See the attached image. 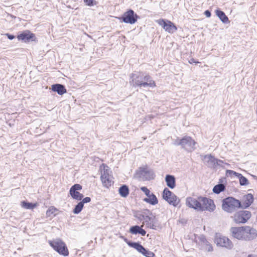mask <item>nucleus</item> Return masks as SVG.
Wrapping results in <instances>:
<instances>
[{
    "label": "nucleus",
    "instance_id": "nucleus-45",
    "mask_svg": "<svg viewBox=\"0 0 257 257\" xmlns=\"http://www.w3.org/2000/svg\"><path fill=\"white\" fill-rule=\"evenodd\" d=\"M5 35H6L8 38L11 40H13L15 38V36L14 35L10 34L9 33L6 34Z\"/></svg>",
    "mask_w": 257,
    "mask_h": 257
},
{
    "label": "nucleus",
    "instance_id": "nucleus-30",
    "mask_svg": "<svg viewBox=\"0 0 257 257\" xmlns=\"http://www.w3.org/2000/svg\"><path fill=\"white\" fill-rule=\"evenodd\" d=\"M103 186L108 188L113 183V181L110 178H100Z\"/></svg>",
    "mask_w": 257,
    "mask_h": 257
},
{
    "label": "nucleus",
    "instance_id": "nucleus-24",
    "mask_svg": "<svg viewBox=\"0 0 257 257\" xmlns=\"http://www.w3.org/2000/svg\"><path fill=\"white\" fill-rule=\"evenodd\" d=\"M143 200L152 205H155L158 203V200L153 193H151L147 198H145Z\"/></svg>",
    "mask_w": 257,
    "mask_h": 257
},
{
    "label": "nucleus",
    "instance_id": "nucleus-7",
    "mask_svg": "<svg viewBox=\"0 0 257 257\" xmlns=\"http://www.w3.org/2000/svg\"><path fill=\"white\" fill-rule=\"evenodd\" d=\"M139 16L131 9L125 12L123 15L118 19L126 24H134L138 20Z\"/></svg>",
    "mask_w": 257,
    "mask_h": 257
},
{
    "label": "nucleus",
    "instance_id": "nucleus-12",
    "mask_svg": "<svg viewBox=\"0 0 257 257\" xmlns=\"http://www.w3.org/2000/svg\"><path fill=\"white\" fill-rule=\"evenodd\" d=\"M195 142L190 137L185 136L182 139L181 147L188 152H192L195 149Z\"/></svg>",
    "mask_w": 257,
    "mask_h": 257
},
{
    "label": "nucleus",
    "instance_id": "nucleus-20",
    "mask_svg": "<svg viewBox=\"0 0 257 257\" xmlns=\"http://www.w3.org/2000/svg\"><path fill=\"white\" fill-rule=\"evenodd\" d=\"M129 232L132 234H140L142 236H145L146 234V231L143 228V226L137 225L131 226Z\"/></svg>",
    "mask_w": 257,
    "mask_h": 257
},
{
    "label": "nucleus",
    "instance_id": "nucleus-10",
    "mask_svg": "<svg viewBox=\"0 0 257 257\" xmlns=\"http://www.w3.org/2000/svg\"><path fill=\"white\" fill-rule=\"evenodd\" d=\"M215 242L217 246L225 247L228 249H230L233 247V244L232 241L228 237L224 236H216Z\"/></svg>",
    "mask_w": 257,
    "mask_h": 257
},
{
    "label": "nucleus",
    "instance_id": "nucleus-23",
    "mask_svg": "<svg viewBox=\"0 0 257 257\" xmlns=\"http://www.w3.org/2000/svg\"><path fill=\"white\" fill-rule=\"evenodd\" d=\"M119 195L123 198H126L130 193L128 186L125 184L122 185L118 190Z\"/></svg>",
    "mask_w": 257,
    "mask_h": 257
},
{
    "label": "nucleus",
    "instance_id": "nucleus-52",
    "mask_svg": "<svg viewBox=\"0 0 257 257\" xmlns=\"http://www.w3.org/2000/svg\"><path fill=\"white\" fill-rule=\"evenodd\" d=\"M251 177H256V176L254 175H251Z\"/></svg>",
    "mask_w": 257,
    "mask_h": 257
},
{
    "label": "nucleus",
    "instance_id": "nucleus-36",
    "mask_svg": "<svg viewBox=\"0 0 257 257\" xmlns=\"http://www.w3.org/2000/svg\"><path fill=\"white\" fill-rule=\"evenodd\" d=\"M123 240L124 241H125V242L130 246V247H133L134 248H135L137 246V245H138V244L139 243V242H133V241H130L128 240L127 238H123Z\"/></svg>",
    "mask_w": 257,
    "mask_h": 257
},
{
    "label": "nucleus",
    "instance_id": "nucleus-44",
    "mask_svg": "<svg viewBox=\"0 0 257 257\" xmlns=\"http://www.w3.org/2000/svg\"><path fill=\"white\" fill-rule=\"evenodd\" d=\"M205 245L207 246L206 250L208 251H212L213 250V247L209 242H208V243H206Z\"/></svg>",
    "mask_w": 257,
    "mask_h": 257
},
{
    "label": "nucleus",
    "instance_id": "nucleus-46",
    "mask_svg": "<svg viewBox=\"0 0 257 257\" xmlns=\"http://www.w3.org/2000/svg\"><path fill=\"white\" fill-rule=\"evenodd\" d=\"M204 15L206 16V17L209 18L211 17V14L209 10H206L204 12Z\"/></svg>",
    "mask_w": 257,
    "mask_h": 257
},
{
    "label": "nucleus",
    "instance_id": "nucleus-43",
    "mask_svg": "<svg viewBox=\"0 0 257 257\" xmlns=\"http://www.w3.org/2000/svg\"><path fill=\"white\" fill-rule=\"evenodd\" d=\"M173 144L175 146H182V139H179L177 138L175 140H174Z\"/></svg>",
    "mask_w": 257,
    "mask_h": 257
},
{
    "label": "nucleus",
    "instance_id": "nucleus-35",
    "mask_svg": "<svg viewBox=\"0 0 257 257\" xmlns=\"http://www.w3.org/2000/svg\"><path fill=\"white\" fill-rule=\"evenodd\" d=\"M123 240L124 241H125V242L130 246V247H133L134 248H135L137 246V245H138V244L139 243V242H133V241H130L128 240L127 238H123Z\"/></svg>",
    "mask_w": 257,
    "mask_h": 257
},
{
    "label": "nucleus",
    "instance_id": "nucleus-1",
    "mask_svg": "<svg viewBox=\"0 0 257 257\" xmlns=\"http://www.w3.org/2000/svg\"><path fill=\"white\" fill-rule=\"evenodd\" d=\"M130 83L133 86L155 87L156 83L151 77L147 74L141 72L132 73L130 76Z\"/></svg>",
    "mask_w": 257,
    "mask_h": 257
},
{
    "label": "nucleus",
    "instance_id": "nucleus-8",
    "mask_svg": "<svg viewBox=\"0 0 257 257\" xmlns=\"http://www.w3.org/2000/svg\"><path fill=\"white\" fill-rule=\"evenodd\" d=\"M257 237V230L250 226H244L243 240L250 241Z\"/></svg>",
    "mask_w": 257,
    "mask_h": 257
},
{
    "label": "nucleus",
    "instance_id": "nucleus-9",
    "mask_svg": "<svg viewBox=\"0 0 257 257\" xmlns=\"http://www.w3.org/2000/svg\"><path fill=\"white\" fill-rule=\"evenodd\" d=\"M200 201H201V211L207 210L212 212L215 210V205L213 200L205 197L200 196Z\"/></svg>",
    "mask_w": 257,
    "mask_h": 257
},
{
    "label": "nucleus",
    "instance_id": "nucleus-39",
    "mask_svg": "<svg viewBox=\"0 0 257 257\" xmlns=\"http://www.w3.org/2000/svg\"><path fill=\"white\" fill-rule=\"evenodd\" d=\"M141 190L145 193V195L148 197L151 194V192L149 190V189L147 187H142L141 188Z\"/></svg>",
    "mask_w": 257,
    "mask_h": 257
},
{
    "label": "nucleus",
    "instance_id": "nucleus-29",
    "mask_svg": "<svg viewBox=\"0 0 257 257\" xmlns=\"http://www.w3.org/2000/svg\"><path fill=\"white\" fill-rule=\"evenodd\" d=\"M226 187L225 185L217 184L215 185L213 188V192L215 194H218L222 192L225 191Z\"/></svg>",
    "mask_w": 257,
    "mask_h": 257
},
{
    "label": "nucleus",
    "instance_id": "nucleus-28",
    "mask_svg": "<svg viewBox=\"0 0 257 257\" xmlns=\"http://www.w3.org/2000/svg\"><path fill=\"white\" fill-rule=\"evenodd\" d=\"M37 206V203H33L32 202H28L26 201L21 202L22 207L26 209H33Z\"/></svg>",
    "mask_w": 257,
    "mask_h": 257
},
{
    "label": "nucleus",
    "instance_id": "nucleus-5",
    "mask_svg": "<svg viewBox=\"0 0 257 257\" xmlns=\"http://www.w3.org/2000/svg\"><path fill=\"white\" fill-rule=\"evenodd\" d=\"M251 213L247 210H239L236 212L232 216L233 220L236 224H244L251 217Z\"/></svg>",
    "mask_w": 257,
    "mask_h": 257
},
{
    "label": "nucleus",
    "instance_id": "nucleus-26",
    "mask_svg": "<svg viewBox=\"0 0 257 257\" xmlns=\"http://www.w3.org/2000/svg\"><path fill=\"white\" fill-rule=\"evenodd\" d=\"M230 167L229 165V166H227V168H223L225 169V175L226 177H232L234 176L235 177H243V175L240 173H238L234 171L230 170L229 168Z\"/></svg>",
    "mask_w": 257,
    "mask_h": 257
},
{
    "label": "nucleus",
    "instance_id": "nucleus-40",
    "mask_svg": "<svg viewBox=\"0 0 257 257\" xmlns=\"http://www.w3.org/2000/svg\"><path fill=\"white\" fill-rule=\"evenodd\" d=\"M198 239L201 242L203 243L204 244H206L208 242L204 235H201L199 236L198 237Z\"/></svg>",
    "mask_w": 257,
    "mask_h": 257
},
{
    "label": "nucleus",
    "instance_id": "nucleus-4",
    "mask_svg": "<svg viewBox=\"0 0 257 257\" xmlns=\"http://www.w3.org/2000/svg\"><path fill=\"white\" fill-rule=\"evenodd\" d=\"M204 163L208 167L218 170L221 168H227L229 164L224 162L223 161L215 158L213 156L206 155L203 159Z\"/></svg>",
    "mask_w": 257,
    "mask_h": 257
},
{
    "label": "nucleus",
    "instance_id": "nucleus-22",
    "mask_svg": "<svg viewBox=\"0 0 257 257\" xmlns=\"http://www.w3.org/2000/svg\"><path fill=\"white\" fill-rule=\"evenodd\" d=\"M52 90L56 92L59 95H63L66 93V89L65 86L61 84H54L52 85Z\"/></svg>",
    "mask_w": 257,
    "mask_h": 257
},
{
    "label": "nucleus",
    "instance_id": "nucleus-17",
    "mask_svg": "<svg viewBox=\"0 0 257 257\" xmlns=\"http://www.w3.org/2000/svg\"><path fill=\"white\" fill-rule=\"evenodd\" d=\"M35 38V34L31 33L29 30L25 31L17 36V38L19 41H22L24 42H29L30 41H34Z\"/></svg>",
    "mask_w": 257,
    "mask_h": 257
},
{
    "label": "nucleus",
    "instance_id": "nucleus-47",
    "mask_svg": "<svg viewBox=\"0 0 257 257\" xmlns=\"http://www.w3.org/2000/svg\"><path fill=\"white\" fill-rule=\"evenodd\" d=\"M189 63H190V64H192L193 63H198L199 62L198 61H196L193 58H192L189 61Z\"/></svg>",
    "mask_w": 257,
    "mask_h": 257
},
{
    "label": "nucleus",
    "instance_id": "nucleus-33",
    "mask_svg": "<svg viewBox=\"0 0 257 257\" xmlns=\"http://www.w3.org/2000/svg\"><path fill=\"white\" fill-rule=\"evenodd\" d=\"M84 205L80 201L74 207L73 210V213L75 214H79L82 210Z\"/></svg>",
    "mask_w": 257,
    "mask_h": 257
},
{
    "label": "nucleus",
    "instance_id": "nucleus-15",
    "mask_svg": "<svg viewBox=\"0 0 257 257\" xmlns=\"http://www.w3.org/2000/svg\"><path fill=\"white\" fill-rule=\"evenodd\" d=\"M186 204L190 208L197 211H201V201H200V197H198L197 199L191 197H187Z\"/></svg>",
    "mask_w": 257,
    "mask_h": 257
},
{
    "label": "nucleus",
    "instance_id": "nucleus-32",
    "mask_svg": "<svg viewBox=\"0 0 257 257\" xmlns=\"http://www.w3.org/2000/svg\"><path fill=\"white\" fill-rule=\"evenodd\" d=\"M57 210H58L54 206L50 207L46 211V216L47 217L55 216L56 215V214L55 213Z\"/></svg>",
    "mask_w": 257,
    "mask_h": 257
},
{
    "label": "nucleus",
    "instance_id": "nucleus-2",
    "mask_svg": "<svg viewBox=\"0 0 257 257\" xmlns=\"http://www.w3.org/2000/svg\"><path fill=\"white\" fill-rule=\"evenodd\" d=\"M240 207L241 202L232 197H226L222 200V209L227 213H232Z\"/></svg>",
    "mask_w": 257,
    "mask_h": 257
},
{
    "label": "nucleus",
    "instance_id": "nucleus-21",
    "mask_svg": "<svg viewBox=\"0 0 257 257\" xmlns=\"http://www.w3.org/2000/svg\"><path fill=\"white\" fill-rule=\"evenodd\" d=\"M100 177H110L112 175V172L110 168L104 164H102L99 167Z\"/></svg>",
    "mask_w": 257,
    "mask_h": 257
},
{
    "label": "nucleus",
    "instance_id": "nucleus-34",
    "mask_svg": "<svg viewBox=\"0 0 257 257\" xmlns=\"http://www.w3.org/2000/svg\"><path fill=\"white\" fill-rule=\"evenodd\" d=\"M135 217L137 218L139 220L142 221L143 220H147L148 219L149 221L151 220L152 217H150L148 215H145L142 214H137L135 215Z\"/></svg>",
    "mask_w": 257,
    "mask_h": 257
},
{
    "label": "nucleus",
    "instance_id": "nucleus-38",
    "mask_svg": "<svg viewBox=\"0 0 257 257\" xmlns=\"http://www.w3.org/2000/svg\"><path fill=\"white\" fill-rule=\"evenodd\" d=\"M239 179V183L241 186L247 185L248 184V181L247 178H238Z\"/></svg>",
    "mask_w": 257,
    "mask_h": 257
},
{
    "label": "nucleus",
    "instance_id": "nucleus-42",
    "mask_svg": "<svg viewBox=\"0 0 257 257\" xmlns=\"http://www.w3.org/2000/svg\"><path fill=\"white\" fill-rule=\"evenodd\" d=\"M226 178H220L219 180L218 184L225 185L226 186L227 183Z\"/></svg>",
    "mask_w": 257,
    "mask_h": 257
},
{
    "label": "nucleus",
    "instance_id": "nucleus-16",
    "mask_svg": "<svg viewBox=\"0 0 257 257\" xmlns=\"http://www.w3.org/2000/svg\"><path fill=\"white\" fill-rule=\"evenodd\" d=\"M154 175L153 171L147 166L141 167L137 170L135 177H153Z\"/></svg>",
    "mask_w": 257,
    "mask_h": 257
},
{
    "label": "nucleus",
    "instance_id": "nucleus-14",
    "mask_svg": "<svg viewBox=\"0 0 257 257\" xmlns=\"http://www.w3.org/2000/svg\"><path fill=\"white\" fill-rule=\"evenodd\" d=\"M231 236L239 240H243L244 226L231 227L230 229Z\"/></svg>",
    "mask_w": 257,
    "mask_h": 257
},
{
    "label": "nucleus",
    "instance_id": "nucleus-49",
    "mask_svg": "<svg viewBox=\"0 0 257 257\" xmlns=\"http://www.w3.org/2000/svg\"><path fill=\"white\" fill-rule=\"evenodd\" d=\"M150 211L148 209H146L145 210L144 213L146 214V215H148V214H150Z\"/></svg>",
    "mask_w": 257,
    "mask_h": 257
},
{
    "label": "nucleus",
    "instance_id": "nucleus-37",
    "mask_svg": "<svg viewBox=\"0 0 257 257\" xmlns=\"http://www.w3.org/2000/svg\"><path fill=\"white\" fill-rule=\"evenodd\" d=\"M83 1L87 6L89 7L96 5V2L94 0H83Z\"/></svg>",
    "mask_w": 257,
    "mask_h": 257
},
{
    "label": "nucleus",
    "instance_id": "nucleus-48",
    "mask_svg": "<svg viewBox=\"0 0 257 257\" xmlns=\"http://www.w3.org/2000/svg\"><path fill=\"white\" fill-rule=\"evenodd\" d=\"M143 178V181H147V180H150L151 179H154V178H148V177H146V178Z\"/></svg>",
    "mask_w": 257,
    "mask_h": 257
},
{
    "label": "nucleus",
    "instance_id": "nucleus-50",
    "mask_svg": "<svg viewBox=\"0 0 257 257\" xmlns=\"http://www.w3.org/2000/svg\"><path fill=\"white\" fill-rule=\"evenodd\" d=\"M165 177H174L173 175H169V174H166Z\"/></svg>",
    "mask_w": 257,
    "mask_h": 257
},
{
    "label": "nucleus",
    "instance_id": "nucleus-11",
    "mask_svg": "<svg viewBox=\"0 0 257 257\" xmlns=\"http://www.w3.org/2000/svg\"><path fill=\"white\" fill-rule=\"evenodd\" d=\"M82 189V186L79 184H75L72 185L69 190V194L71 197L76 200L80 201L84 196L82 194L78 192Z\"/></svg>",
    "mask_w": 257,
    "mask_h": 257
},
{
    "label": "nucleus",
    "instance_id": "nucleus-25",
    "mask_svg": "<svg viewBox=\"0 0 257 257\" xmlns=\"http://www.w3.org/2000/svg\"><path fill=\"white\" fill-rule=\"evenodd\" d=\"M215 13L216 16L219 18L222 23L226 24L229 22L228 17L225 15V13L223 11L217 10L215 11Z\"/></svg>",
    "mask_w": 257,
    "mask_h": 257
},
{
    "label": "nucleus",
    "instance_id": "nucleus-3",
    "mask_svg": "<svg viewBox=\"0 0 257 257\" xmlns=\"http://www.w3.org/2000/svg\"><path fill=\"white\" fill-rule=\"evenodd\" d=\"M49 244L51 247L60 255L67 256L69 255V250L66 243L60 238H56L49 240Z\"/></svg>",
    "mask_w": 257,
    "mask_h": 257
},
{
    "label": "nucleus",
    "instance_id": "nucleus-18",
    "mask_svg": "<svg viewBox=\"0 0 257 257\" xmlns=\"http://www.w3.org/2000/svg\"><path fill=\"white\" fill-rule=\"evenodd\" d=\"M254 200L253 196L251 193H248L243 197L242 202H241L240 208L246 209L249 207Z\"/></svg>",
    "mask_w": 257,
    "mask_h": 257
},
{
    "label": "nucleus",
    "instance_id": "nucleus-27",
    "mask_svg": "<svg viewBox=\"0 0 257 257\" xmlns=\"http://www.w3.org/2000/svg\"><path fill=\"white\" fill-rule=\"evenodd\" d=\"M146 222L147 226L150 228L157 229V227H158V225H157V220L155 216L152 217L151 221H149L148 219L146 220Z\"/></svg>",
    "mask_w": 257,
    "mask_h": 257
},
{
    "label": "nucleus",
    "instance_id": "nucleus-31",
    "mask_svg": "<svg viewBox=\"0 0 257 257\" xmlns=\"http://www.w3.org/2000/svg\"><path fill=\"white\" fill-rule=\"evenodd\" d=\"M167 185L171 189H173L176 186V178H165Z\"/></svg>",
    "mask_w": 257,
    "mask_h": 257
},
{
    "label": "nucleus",
    "instance_id": "nucleus-51",
    "mask_svg": "<svg viewBox=\"0 0 257 257\" xmlns=\"http://www.w3.org/2000/svg\"><path fill=\"white\" fill-rule=\"evenodd\" d=\"M247 257H257V256H252L251 254H249V255L247 256Z\"/></svg>",
    "mask_w": 257,
    "mask_h": 257
},
{
    "label": "nucleus",
    "instance_id": "nucleus-13",
    "mask_svg": "<svg viewBox=\"0 0 257 257\" xmlns=\"http://www.w3.org/2000/svg\"><path fill=\"white\" fill-rule=\"evenodd\" d=\"M158 24L169 33H173L177 30L176 27L169 21H165L164 19H159L157 21Z\"/></svg>",
    "mask_w": 257,
    "mask_h": 257
},
{
    "label": "nucleus",
    "instance_id": "nucleus-19",
    "mask_svg": "<svg viewBox=\"0 0 257 257\" xmlns=\"http://www.w3.org/2000/svg\"><path fill=\"white\" fill-rule=\"evenodd\" d=\"M135 249L145 257H154L155 255L153 252L144 247L140 242H139Z\"/></svg>",
    "mask_w": 257,
    "mask_h": 257
},
{
    "label": "nucleus",
    "instance_id": "nucleus-6",
    "mask_svg": "<svg viewBox=\"0 0 257 257\" xmlns=\"http://www.w3.org/2000/svg\"><path fill=\"white\" fill-rule=\"evenodd\" d=\"M163 199L169 204L177 207L180 203V199L168 188H165L162 193Z\"/></svg>",
    "mask_w": 257,
    "mask_h": 257
},
{
    "label": "nucleus",
    "instance_id": "nucleus-41",
    "mask_svg": "<svg viewBox=\"0 0 257 257\" xmlns=\"http://www.w3.org/2000/svg\"><path fill=\"white\" fill-rule=\"evenodd\" d=\"M91 201V198L89 197H86L85 198H83L81 200H80V202L82 203V204L84 205L85 203H89Z\"/></svg>",
    "mask_w": 257,
    "mask_h": 257
}]
</instances>
